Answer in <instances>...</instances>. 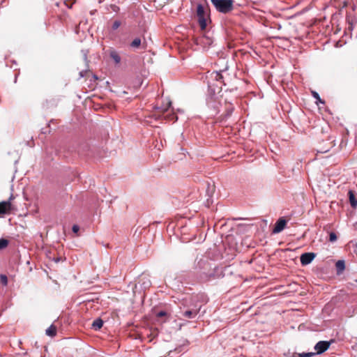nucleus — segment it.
Instances as JSON below:
<instances>
[{
	"label": "nucleus",
	"mask_w": 357,
	"mask_h": 357,
	"mask_svg": "<svg viewBox=\"0 0 357 357\" xmlns=\"http://www.w3.org/2000/svg\"><path fill=\"white\" fill-rule=\"evenodd\" d=\"M75 0H63V3L68 8H72Z\"/></svg>",
	"instance_id": "obj_23"
},
{
	"label": "nucleus",
	"mask_w": 357,
	"mask_h": 357,
	"mask_svg": "<svg viewBox=\"0 0 357 357\" xmlns=\"http://www.w3.org/2000/svg\"><path fill=\"white\" fill-rule=\"evenodd\" d=\"M218 91L213 86L209 85L208 93L206 98V103L208 109L211 112L212 116L216 115L220 112V108L222 107V95L221 87L217 86Z\"/></svg>",
	"instance_id": "obj_2"
},
{
	"label": "nucleus",
	"mask_w": 357,
	"mask_h": 357,
	"mask_svg": "<svg viewBox=\"0 0 357 357\" xmlns=\"http://www.w3.org/2000/svg\"><path fill=\"white\" fill-rule=\"evenodd\" d=\"M195 270L198 280L208 282L223 278L225 267L216 266L207 258H202L197 261Z\"/></svg>",
	"instance_id": "obj_1"
},
{
	"label": "nucleus",
	"mask_w": 357,
	"mask_h": 357,
	"mask_svg": "<svg viewBox=\"0 0 357 357\" xmlns=\"http://www.w3.org/2000/svg\"><path fill=\"white\" fill-rule=\"evenodd\" d=\"M9 244L8 240L4 238H0V250L5 249Z\"/></svg>",
	"instance_id": "obj_21"
},
{
	"label": "nucleus",
	"mask_w": 357,
	"mask_h": 357,
	"mask_svg": "<svg viewBox=\"0 0 357 357\" xmlns=\"http://www.w3.org/2000/svg\"><path fill=\"white\" fill-rule=\"evenodd\" d=\"M354 229L357 230V222L354 225Z\"/></svg>",
	"instance_id": "obj_35"
},
{
	"label": "nucleus",
	"mask_w": 357,
	"mask_h": 357,
	"mask_svg": "<svg viewBox=\"0 0 357 357\" xmlns=\"http://www.w3.org/2000/svg\"><path fill=\"white\" fill-rule=\"evenodd\" d=\"M15 82H17V73H15Z\"/></svg>",
	"instance_id": "obj_33"
},
{
	"label": "nucleus",
	"mask_w": 357,
	"mask_h": 357,
	"mask_svg": "<svg viewBox=\"0 0 357 357\" xmlns=\"http://www.w3.org/2000/svg\"><path fill=\"white\" fill-rule=\"evenodd\" d=\"M215 9L222 13H228L234 8V0H211Z\"/></svg>",
	"instance_id": "obj_4"
},
{
	"label": "nucleus",
	"mask_w": 357,
	"mask_h": 357,
	"mask_svg": "<svg viewBox=\"0 0 357 357\" xmlns=\"http://www.w3.org/2000/svg\"><path fill=\"white\" fill-rule=\"evenodd\" d=\"M233 110L234 107L232 106L231 104L229 103L226 105V114L225 115V118L229 117L231 114Z\"/></svg>",
	"instance_id": "obj_20"
},
{
	"label": "nucleus",
	"mask_w": 357,
	"mask_h": 357,
	"mask_svg": "<svg viewBox=\"0 0 357 357\" xmlns=\"http://www.w3.org/2000/svg\"><path fill=\"white\" fill-rule=\"evenodd\" d=\"M211 43V41H209V40L208 41V44H210Z\"/></svg>",
	"instance_id": "obj_37"
},
{
	"label": "nucleus",
	"mask_w": 357,
	"mask_h": 357,
	"mask_svg": "<svg viewBox=\"0 0 357 357\" xmlns=\"http://www.w3.org/2000/svg\"><path fill=\"white\" fill-rule=\"evenodd\" d=\"M121 25V22L119 20H114L111 26V31H114L117 30Z\"/></svg>",
	"instance_id": "obj_19"
},
{
	"label": "nucleus",
	"mask_w": 357,
	"mask_h": 357,
	"mask_svg": "<svg viewBox=\"0 0 357 357\" xmlns=\"http://www.w3.org/2000/svg\"><path fill=\"white\" fill-rule=\"evenodd\" d=\"M109 57L114 61L115 64H119L121 62V56L114 50H112L109 52Z\"/></svg>",
	"instance_id": "obj_13"
},
{
	"label": "nucleus",
	"mask_w": 357,
	"mask_h": 357,
	"mask_svg": "<svg viewBox=\"0 0 357 357\" xmlns=\"http://www.w3.org/2000/svg\"><path fill=\"white\" fill-rule=\"evenodd\" d=\"M79 74H80L81 77H84V72L83 71L80 72Z\"/></svg>",
	"instance_id": "obj_34"
},
{
	"label": "nucleus",
	"mask_w": 357,
	"mask_h": 357,
	"mask_svg": "<svg viewBox=\"0 0 357 357\" xmlns=\"http://www.w3.org/2000/svg\"><path fill=\"white\" fill-rule=\"evenodd\" d=\"M312 96L317 99V100H318L319 102H321V103H324V101H322L318 94V93H317L316 91H312Z\"/></svg>",
	"instance_id": "obj_26"
},
{
	"label": "nucleus",
	"mask_w": 357,
	"mask_h": 357,
	"mask_svg": "<svg viewBox=\"0 0 357 357\" xmlns=\"http://www.w3.org/2000/svg\"><path fill=\"white\" fill-rule=\"evenodd\" d=\"M175 351L178 354L184 353L185 351V347L183 345L179 346L175 349Z\"/></svg>",
	"instance_id": "obj_25"
},
{
	"label": "nucleus",
	"mask_w": 357,
	"mask_h": 357,
	"mask_svg": "<svg viewBox=\"0 0 357 357\" xmlns=\"http://www.w3.org/2000/svg\"><path fill=\"white\" fill-rule=\"evenodd\" d=\"M103 1H104V0H99V1H98V3H101L102 2H103Z\"/></svg>",
	"instance_id": "obj_36"
},
{
	"label": "nucleus",
	"mask_w": 357,
	"mask_h": 357,
	"mask_svg": "<svg viewBox=\"0 0 357 357\" xmlns=\"http://www.w3.org/2000/svg\"><path fill=\"white\" fill-rule=\"evenodd\" d=\"M46 335L50 337H54L56 334V327L52 324L47 330H46Z\"/></svg>",
	"instance_id": "obj_18"
},
{
	"label": "nucleus",
	"mask_w": 357,
	"mask_h": 357,
	"mask_svg": "<svg viewBox=\"0 0 357 357\" xmlns=\"http://www.w3.org/2000/svg\"><path fill=\"white\" fill-rule=\"evenodd\" d=\"M328 240L330 242H335L337 240V236H336L335 233L331 232L329 234V239Z\"/></svg>",
	"instance_id": "obj_24"
},
{
	"label": "nucleus",
	"mask_w": 357,
	"mask_h": 357,
	"mask_svg": "<svg viewBox=\"0 0 357 357\" xmlns=\"http://www.w3.org/2000/svg\"><path fill=\"white\" fill-rule=\"evenodd\" d=\"M171 105L172 102L169 99L165 100V102L160 106H159L158 103L155 107V111L153 114L155 116V119H165L168 121L174 122L176 121L178 117L174 112L167 113Z\"/></svg>",
	"instance_id": "obj_3"
},
{
	"label": "nucleus",
	"mask_w": 357,
	"mask_h": 357,
	"mask_svg": "<svg viewBox=\"0 0 357 357\" xmlns=\"http://www.w3.org/2000/svg\"><path fill=\"white\" fill-rule=\"evenodd\" d=\"M6 2V0H3L0 4V6H3V4Z\"/></svg>",
	"instance_id": "obj_32"
},
{
	"label": "nucleus",
	"mask_w": 357,
	"mask_h": 357,
	"mask_svg": "<svg viewBox=\"0 0 357 357\" xmlns=\"http://www.w3.org/2000/svg\"><path fill=\"white\" fill-rule=\"evenodd\" d=\"M199 310L192 309V310H187L183 312V316L187 319H193L198 314Z\"/></svg>",
	"instance_id": "obj_12"
},
{
	"label": "nucleus",
	"mask_w": 357,
	"mask_h": 357,
	"mask_svg": "<svg viewBox=\"0 0 357 357\" xmlns=\"http://www.w3.org/2000/svg\"><path fill=\"white\" fill-rule=\"evenodd\" d=\"M143 40L144 42H142V39L141 38V37H136L130 43L129 47L133 50H138L140 48L145 49V47H142V45L146 43V40L144 37H143Z\"/></svg>",
	"instance_id": "obj_9"
},
{
	"label": "nucleus",
	"mask_w": 357,
	"mask_h": 357,
	"mask_svg": "<svg viewBox=\"0 0 357 357\" xmlns=\"http://www.w3.org/2000/svg\"><path fill=\"white\" fill-rule=\"evenodd\" d=\"M349 201L351 206L355 208L357 206V199L355 195V192L353 190L348 192Z\"/></svg>",
	"instance_id": "obj_11"
},
{
	"label": "nucleus",
	"mask_w": 357,
	"mask_h": 357,
	"mask_svg": "<svg viewBox=\"0 0 357 357\" xmlns=\"http://www.w3.org/2000/svg\"><path fill=\"white\" fill-rule=\"evenodd\" d=\"M330 345V342L319 341L315 344L314 349L316 350L317 354H321L325 352L329 348Z\"/></svg>",
	"instance_id": "obj_8"
},
{
	"label": "nucleus",
	"mask_w": 357,
	"mask_h": 357,
	"mask_svg": "<svg viewBox=\"0 0 357 357\" xmlns=\"http://www.w3.org/2000/svg\"><path fill=\"white\" fill-rule=\"evenodd\" d=\"M88 148V145L86 144H84L81 145L77 151H76L75 154H77L78 156L84 157L88 156L89 153H85V149Z\"/></svg>",
	"instance_id": "obj_14"
},
{
	"label": "nucleus",
	"mask_w": 357,
	"mask_h": 357,
	"mask_svg": "<svg viewBox=\"0 0 357 357\" xmlns=\"http://www.w3.org/2000/svg\"><path fill=\"white\" fill-rule=\"evenodd\" d=\"M316 254L314 252H305L300 257V261L302 266H307L310 264L315 258Z\"/></svg>",
	"instance_id": "obj_6"
},
{
	"label": "nucleus",
	"mask_w": 357,
	"mask_h": 357,
	"mask_svg": "<svg viewBox=\"0 0 357 357\" xmlns=\"http://www.w3.org/2000/svg\"><path fill=\"white\" fill-rule=\"evenodd\" d=\"M103 321L100 318L96 319L92 324V327L94 330H100L103 326Z\"/></svg>",
	"instance_id": "obj_16"
},
{
	"label": "nucleus",
	"mask_w": 357,
	"mask_h": 357,
	"mask_svg": "<svg viewBox=\"0 0 357 357\" xmlns=\"http://www.w3.org/2000/svg\"><path fill=\"white\" fill-rule=\"evenodd\" d=\"M144 288L146 289L149 288L151 286V282L149 280H146L143 282Z\"/></svg>",
	"instance_id": "obj_30"
},
{
	"label": "nucleus",
	"mask_w": 357,
	"mask_h": 357,
	"mask_svg": "<svg viewBox=\"0 0 357 357\" xmlns=\"http://www.w3.org/2000/svg\"><path fill=\"white\" fill-rule=\"evenodd\" d=\"M223 77L221 73H215V77H214V79L218 81V82H221L222 79Z\"/></svg>",
	"instance_id": "obj_28"
},
{
	"label": "nucleus",
	"mask_w": 357,
	"mask_h": 357,
	"mask_svg": "<svg viewBox=\"0 0 357 357\" xmlns=\"http://www.w3.org/2000/svg\"><path fill=\"white\" fill-rule=\"evenodd\" d=\"M0 282L4 286L8 284V278L6 275L1 274L0 275Z\"/></svg>",
	"instance_id": "obj_22"
},
{
	"label": "nucleus",
	"mask_w": 357,
	"mask_h": 357,
	"mask_svg": "<svg viewBox=\"0 0 357 357\" xmlns=\"http://www.w3.org/2000/svg\"><path fill=\"white\" fill-rule=\"evenodd\" d=\"M167 316V312H165L164 310H161L157 313V317L158 318L165 317Z\"/></svg>",
	"instance_id": "obj_27"
},
{
	"label": "nucleus",
	"mask_w": 357,
	"mask_h": 357,
	"mask_svg": "<svg viewBox=\"0 0 357 357\" xmlns=\"http://www.w3.org/2000/svg\"><path fill=\"white\" fill-rule=\"evenodd\" d=\"M119 43L122 45H126V40L123 39V38H119Z\"/></svg>",
	"instance_id": "obj_31"
},
{
	"label": "nucleus",
	"mask_w": 357,
	"mask_h": 357,
	"mask_svg": "<svg viewBox=\"0 0 357 357\" xmlns=\"http://www.w3.org/2000/svg\"><path fill=\"white\" fill-rule=\"evenodd\" d=\"M287 220L284 218H280L275 222L273 233L274 234H278L281 232L286 227L287 225Z\"/></svg>",
	"instance_id": "obj_7"
},
{
	"label": "nucleus",
	"mask_w": 357,
	"mask_h": 357,
	"mask_svg": "<svg viewBox=\"0 0 357 357\" xmlns=\"http://www.w3.org/2000/svg\"><path fill=\"white\" fill-rule=\"evenodd\" d=\"M208 6H204L202 3H199L197 6V17L199 25L202 30H204L207 26V12Z\"/></svg>",
	"instance_id": "obj_5"
},
{
	"label": "nucleus",
	"mask_w": 357,
	"mask_h": 357,
	"mask_svg": "<svg viewBox=\"0 0 357 357\" xmlns=\"http://www.w3.org/2000/svg\"><path fill=\"white\" fill-rule=\"evenodd\" d=\"M72 230H73V233L77 234L78 231H79V227L77 225H74L72 227Z\"/></svg>",
	"instance_id": "obj_29"
},
{
	"label": "nucleus",
	"mask_w": 357,
	"mask_h": 357,
	"mask_svg": "<svg viewBox=\"0 0 357 357\" xmlns=\"http://www.w3.org/2000/svg\"><path fill=\"white\" fill-rule=\"evenodd\" d=\"M335 268L337 274H340L345 269V263L344 260H338L335 263Z\"/></svg>",
	"instance_id": "obj_15"
},
{
	"label": "nucleus",
	"mask_w": 357,
	"mask_h": 357,
	"mask_svg": "<svg viewBox=\"0 0 357 357\" xmlns=\"http://www.w3.org/2000/svg\"><path fill=\"white\" fill-rule=\"evenodd\" d=\"M11 211L10 201H4L0 202V215L9 213Z\"/></svg>",
	"instance_id": "obj_10"
},
{
	"label": "nucleus",
	"mask_w": 357,
	"mask_h": 357,
	"mask_svg": "<svg viewBox=\"0 0 357 357\" xmlns=\"http://www.w3.org/2000/svg\"><path fill=\"white\" fill-rule=\"evenodd\" d=\"M315 355L314 352H303V353H297L294 352L291 354L290 357H312Z\"/></svg>",
	"instance_id": "obj_17"
}]
</instances>
